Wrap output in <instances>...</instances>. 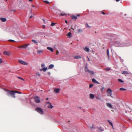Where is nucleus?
I'll return each instance as SVG.
<instances>
[{"label": "nucleus", "mask_w": 132, "mask_h": 132, "mask_svg": "<svg viewBox=\"0 0 132 132\" xmlns=\"http://www.w3.org/2000/svg\"><path fill=\"white\" fill-rule=\"evenodd\" d=\"M48 99V98H46V100H47Z\"/></svg>", "instance_id": "nucleus-61"}, {"label": "nucleus", "mask_w": 132, "mask_h": 132, "mask_svg": "<svg viewBox=\"0 0 132 132\" xmlns=\"http://www.w3.org/2000/svg\"><path fill=\"white\" fill-rule=\"evenodd\" d=\"M74 59H79L81 58V57L79 56H74L73 57Z\"/></svg>", "instance_id": "nucleus-21"}, {"label": "nucleus", "mask_w": 132, "mask_h": 132, "mask_svg": "<svg viewBox=\"0 0 132 132\" xmlns=\"http://www.w3.org/2000/svg\"><path fill=\"white\" fill-rule=\"evenodd\" d=\"M65 22L66 23H68V21L67 20H65Z\"/></svg>", "instance_id": "nucleus-51"}, {"label": "nucleus", "mask_w": 132, "mask_h": 132, "mask_svg": "<svg viewBox=\"0 0 132 132\" xmlns=\"http://www.w3.org/2000/svg\"><path fill=\"white\" fill-rule=\"evenodd\" d=\"M43 21H44V23H45V20H44V19H43Z\"/></svg>", "instance_id": "nucleus-59"}, {"label": "nucleus", "mask_w": 132, "mask_h": 132, "mask_svg": "<svg viewBox=\"0 0 132 132\" xmlns=\"http://www.w3.org/2000/svg\"><path fill=\"white\" fill-rule=\"evenodd\" d=\"M31 6L33 7H35V6H34V5H32Z\"/></svg>", "instance_id": "nucleus-54"}, {"label": "nucleus", "mask_w": 132, "mask_h": 132, "mask_svg": "<svg viewBox=\"0 0 132 132\" xmlns=\"http://www.w3.org/2000/svg\"><path fill=\"white\" fill-rule=\"evenodd\" d=\"M78 108L79 109H81V108L80 107H78Z\"/></svg>", "instance_id": "nucleus-60"}, {"label": "nucleus", "mask_w": 132, "mask_h": 132, "mask_svg": "<svg viewBox=\"0 0 132 132\" xmlns=\"http://www.w3.org/2000/svg\"><path fill=\"white\" fill-rule=\"evenodd\" d=\"M18 62L19 63L23 65H27L28 64L26 62L20 60H18Z\"/></svg>", "instance_id": "nucleus-6"}, {"label": "nucleus", "mask_w": 132, "mask_h": 132, "mask_svg": "<svg viewBox=\"0 0 132 132\" xmlns=\"http://www.w3.org/2000/svg\"><path fill=\"white\" fill-rule=\"evenodd\" d=\"M78 31L79 33H81L82 32V30L81 29H78Z\"/></svg>", "instance_id": "nucleus-26"}, {"label": "nucleus", "mask_w": 132, "mask_h": 132, "mask_svg": "<svg viewBox=\"0 0 132 132\" xmlns=\"http://www.w3.org/2000/svg\"><path fill=\"white\" fill-rule=\"evenodd\" d=\"M107 93H108L107 95V96H110L111 97H113L112 96V90L110 88H108L107 89Z\"/></svg>", "instance_id": "nucleus-5"}, {"label": "nucleus", "mask_w": 132, "mask_h": 132, "mask_svg": "<svg viewBox=\"0 0 132 132\" xmlns=\"http://www.w3.org/2000/svg\"><path fill=\"white\" fill-rule=\"evenodd\" d=\"M89 96H90V98L91 99H93L94 97V95L92 94H90Z\"/></svg>", "instance_id": "nucleus-17"}, {"label": "nucleus", "mask_w": 132, "mask_h": 132, "mask_svg": "<svg viewBox=\"0 0 132 132\" xmlns=\"http://www.w3.org/2000/svg\"><path fill=\"white\" fill-rule=\"evenodd\" d=\"M35 101L37 103H39L40 102V98L38 96H35L34 98Z\"/></svg>", "instance_id": "nucleus-3"}, {"label": "nucleus", "mask_w": 132, "mask_h": 132, "mask_svg": "<svg viewBox=\"0 0 132 132\" xmlns=\"http://www.w3.org/2000/svg\"><path fill=\"white\" fill-rule=\"evenodd\" d=\"M60 89L59 88H55L54 91L56 93H57L59 92Z\"/></svg>", "instance_id": "nucleus-10"}, {"label": "nucleus", "mask_w": 132, "mask_h": 132, "mask_svg": "<svg viewBox=\"0 0 132 132\" xmlns=\"http://www.w3.org/2000/svg\"><path fill=\"white\" fill-rule=\"evenodd\" d=\"M54 67V65L53 64H51L49 66L48 69H51L53 68Z\"/></svg>", "instance_id": "nucleus-19"}, {"label": "nucleus", "mask_w": 132, "mask_h": 132, "mask_svg": "<svg viewBox=\"0 0 132 132\" xmlns=\"http://www.w3.org/2000/svg\"><path fill=\"white\" fill-rule=\"evenodd\" d=\"M56 24V23H54L53 22H52L51 23V26H54Z\"/></svg>", "instance_id": "nucleus-38"}, {"label": "nucleus", "mask_w": 132, "mask_h": 132, "mask_svg": "<svg viewBox=\"0 0 132 132\" xmlns=\"http://www.w3.org/2000/svg\"><path fill=\"white\" fill-rule=\"evenodd\" d=\"M44 2L47 4H49V2L48 1H44Z\"/></svg>", "instance_id": "nucleus-34"}, {"label": "nucleus", "mask_w": 132, "mask_h": 132, "mask_svg": "<svg viewBox=\"0 0 132 132\" xmlns=\"http://www.w3.org/2000/svg\"><path fill=\"white\" fill-rule=\"evenodd\" d=\"M93 86V84H90L89 85V88H91Z\"/></svg>", "instance_id": "nucleus-36"}, {"label": "nucleus", "mask_w": 132, "mask_h": 132, "mask_svg": "<svg viewBox=\"0 0 132 132\" xmlns=\"http://www.w3.org/2000/svg\"><path fill=\"white\" fill-rule=\"evenodd\" d=\"M85 72H88L89 71V70L88 68H85Z\"/></svg>", "instance_id": "nucleus-29"}, {"label": "nucleus", "mask_w": 132, "mask_h": 132, "mask_svg": "<svg viewBox=\"0 0 132 132\" xmlns=\"http://www.w3.org/2000/svg\"><path fill=\"white\" fill-rule=\"evenodd\" d=\"M120 90H126V89L123 88H121L119 89Z\"/></svg>", "instance_id": "nucleus-30"}, {"label": "nucleus", "mask_w": 132, "mask_h": 132, "mask_svg": "<svg viewBox=\"0 0 132 132\" xmlns=\"http://www.w3.org/2000/svg\"><path fill=\"white\" fill-rule=\"evenodd\" d=\"M96 98L97 99H100L99 98H98L97 97H96Z\"/></svg>", "instance_id": "nucleus-62"}, {"label": "nucleus", "mask_w": 132, "mask_h": 132, "mask_svg": "<svg viewBox=\"0 0 132 132\" xmlns=\"http://www.w3.org/2000/svg\"><path fill=\"white\" fill-rule=\"evenodd\" d=\"M107 54L108 55V59L109 58V50H107L106 51Z\"/></svg>", "instance_id": "nucleus-24"}, {"label": "nucleus", "mask_w": 132, "mask_h": 132, "mask_svg": "<svg viewBox=\"0 0 132 132\" xmlns=\"http://www.w3.org/2000/svg\"><path fill=\"white\" fill-rule=\"evenodd\" d=\"M88 72L92 75H93L94 73V72L93 71H91L89 70Z\"/></svg>", "instance_id": "nucleus-23"}, {"label": "nucleus", "mask_w": 132, "mask_h": 132, "mask_svg": "<svg viewBox=\"0 0 132 132\" xmlns=\"http://www.w3.org/2000/svg\"><path fill=\"white\" fill-rule=\"evenodd\" d=\"M35 110L42 115L43 114L44 112L43 110L40 108L37 107L35 109Z\"/></svg>", "instance_id": "nucleus-2"}, {"label": "nucleus", "mask_w": 132, "mask_h": 132, "mask_svg": "<svg viewBox=\"0 0 132 132\" xmlns=\"http://www.w3.org/2000/svg\"><path fill=\"white\" fill-rule=\"evenodd\" d=\"M107 106L108 107H109L112 108V105H111V104L109 103H107L106 104Z\"/></svg>", "instance_id": "nucleus-16"}, {"label": "nucleus", "mask_w": 132, "mask_h": 132, "mask_svg": "<svg viewBox=\"0 0 132 132\" xmlns=\"http://www.w3.org/2000/svg\"><path fill=\"white\" fill-rule=\"evenodd\" d=\"M112 128H113V129H114V127H112Z\"/></svg>", "instance_id": "nucleus-64"}, {"label": "nucleus", "mask_w": 132, "mask_h": 132, "mask_svg": "<svg viewBox=\"0 0 132 132\" xmlns=\"http://www.w3.org/2000/svg\"><path fill=\"white\" fill-rule=\"evenodd\" d=\"M84 50L87 52H89V50L87 47H86L84 48Z\"/></svg>", "instance_id": "nucleus-15"}, {"label": "nucleus", "mask_w": 132, "mask_h": 132, "mask_svg": "<svg viewBox=\"0 0 132 132\" xmlns=\"http://www.w3.org/2000/svg\"><path fill=\"white\" fill-rule=\"evenodd\" d=\"M105 88L104 87H102L101 89V91L102 92H103V90L105 89Z\"/></svg>", "instance_id": "nucleus-33"}, {"label": "nucleus", "mask_w": 132, "mask_h": 132, "mask_svg": "<svg viewBox=\"0 0 132 132\" xmlns=\"http://www.w3.org/2000/svg\"><path fill=\"white\" fill-rule=\"evenodd\" d=\"M9 41L10 42H15V41L12 40V39H9Z\"/></svg>", "instance_id": "nucleus-42"}, {"label": "nucleus", "mask_w": 132, "mask_h": 132, "mask_svg": "<svg viewBox=\"0 0 132 132\" xmlns=\"http://www.w3.org/2000/svg\"><path fill=\"white\" fill-rule=\"evenodd\" d=\"M47 73L49 75H50V74H51V73H50V72H48Z\"/></svg>", "instance_id": "nucleus-50"}, {"label": "nucleus", "mask_w": 132, "mask_h": 132, "mask_svg": "<svg viewBox=\"0 0 132 132\" xmlns=\"http://www.w3.org/2000/svg\"><path fill=\"white\" fill-rule=\"evenodd\" d=\"M99 130H101V131H103V130L102 129V128H101V127H100V129H99Z\"/></svg>", "instance_id": "nucleus-45"}, {"label": "nucleus", "mask_w": 132, "mask_h": 132, "mask_svg": "<svg viewBox=\"0 0 132 132\" xmlns=\"http://www.w3.org/2000/svg\"><path fill=\"white\" fill-rule=\"evenodd\" d=\"M76 27V26H75V27Z\"/></svg>", "instance_id": "nucleus-63"}, {"label": "nucleus", "mask_w": 132, "mask_h": 132, "mask_svg": "<svg viewBox=\"0 0 132 132\" xmlns=\"http://www.w3.org/2000/svg\"><path fill=\"white\" fill-rule=\"evenodd\" d=\"M105 70L107 71H109L110 70V69L109 68H108L105 69Z\"/></svg>", "instance_id": "nucleus-40"}, {"label": "nucleus", "mask_w": 132, "mask_h": 132, "mask_svg": "<svg viewBox=\"0 0 132 132\" xmlns=\"http://www.w3.org/2000/svg\"><path fill=\"white\" fill-rule=\"evenodd\" d=\"M32 17V16H30L29 17V18L30 19H31V18Z\"/></svg>", "instance_id": "nucleus-52"}, {"label": "nucleus", "mask_w": 132, "mask_h": 132, "mask_svg": "<svg viewBox=\"0 0 132 132\" xmlns=\"http://www.w3.org/2000/svg\"><path fill=\"white\" fill-rule=\"evenodd\" d=\"M2 62V61L1 60V59H0V64H1Z\"/></svg>", "instance_id": "nucleus-48"}, {"label": "nucleus", "mask_w": 132, "mask_h": 132, "mask_svg": "<svg viewBox=\"0 0 132 132\" xmlns=\"http://www.w3.org/2000/svg\"><path fill=\"white\" fill-rule=\"evenodd\" d=\"M47 103L50 105H49L48 106V108L52 109L53 107V106L52 105L51 103L50 102H47Z\"/></svg>", "instance_id": "nucleus-8"}, {"label": "nucleus", "mask_w": 132, "mask_h": 132, "mask_svg": "<svg viewBox=\"0 0 132 132\" xmlns=\"http://www.w3.org/2000/svg\"><path fill=\"white\" fill-rule=\"evenodd\" d=\"M18 78L19 79H21V80H23V81L24 80V79H23V78H22L21 77H18Z\"/></svg>", "instance_id": "nucleus-37"}, {"label": "nucleus", "mask_w": 132, "mask_h": 132, "mask_svg": "<svg viewBox=\"0 0 132 132\" xmlns=\"http://www.w3.org/2000/svg\"><path fill=\"white\" fill-rule=\"evenodd\" d=\"M47 69V67H45L40 69V71H43L44 72H45L46 71Z\"/></svg>", "instance_id": "nucleus-12"}, {"label": "nucleus", "mask_w": 132, "mask_h": 132, "mask_svg": "<svg viewBox=\"0 0 132 132\" xmlns=\"http://www.w3.org/2000/svg\"><path fill=\"white\" fill-rule=\"evenodd\" d=\"M92 81L94 83H96L97 84H100V83L97 81L96 79L94 78H93L92 80Z\"/></svg>", "instance_id": "nucleus-9"}, {"label": "nucleus", "mask_w": 132, "mask_h": 132, "mask_svg": "<svg viewBox=\"0 0 132 132\" xmlns=\"http://www.w3.org/2000/svg\"><path fill=\"white\" fill-rule=\"evenodd\" d=\"M36 75L37 76H40V75L39 74V72H37V73H36Z\"/></svg>", "instance_id": "nucleus-35"}, {"label": "nucleus", "mask_w": 132, "mask_h": 132, "mask_svg": "<svg viewBox=\"0 0 132 132\" xmlns=\"http://www.w3.org/2000/svg\"><path fill=\"white\" fill-rule=\"evenodd\" d=\"M77 16V17H79L80 15H79V14H77V16Z\"/></svg>", "instance_id": "nucleus-49"}, {"label": "nucleus", "mask_w": 132, "mask_h": 132, "mask_svg": "<svg viewBox=\"0 0 132 132\" xmlns=\"http://www.w3.org/2000/svg\"><path fill=\"white\" fill-rule=\"evenodd\" d=\"M85 68H87V65H86L85 66Z\"/></svg>", "instance_id": "nucleus-53"}, {"label": "nucleus", "mask_w": 132, "mask_h": 132, "mask_svg": "<svg viewBox=\"0 0 132 132\" xmlns=\"http://www.w3.org/2000/svg\"><path fill=\"white\" fill-rule=\"evenodd\" d=\"M15 93H17L18 94H22V93L17 91H15Z\"/></svg>", "instance_id": "nucleus-39"}, {"label": "nucleus", "mask_w": 132, "mask_h": 132, "mask_svg": "<svg viewBox=\"0 0 132 132\" xmlns=\"http://www.w3.org/2000/svg\"><path fill=\"white\" fill-rule=\"evenodd\" d=\"M71 29H72L73 30H74V29L73 28H72V27H71Z\"/></svg>", "instance_id": "nucleus-55"}, {"label": "nucleus", "mask_w": 132, "mask_h": 132, "mask_svg": "<svg viewBox=\"0 0 132 132\" xmlns=\"http://www.w3.org/2000/svg\"><path fill=\"white\" fill-rule=\"evenodd\" d=\"M45 66V65L44 64H41V67L42 68H43Z\"/></svg>", "instance_id": "nucleus-41"}, {"label": "nucleus", "mask_w": 132, "mask_h": 132, "mask_svg": "<svg viewBox=\"0 0 132 132\" xmlns=\"http://www.w3.org/2000/svg\"><path fill=\"white\" fill-rule=\"evenodd\" d=\"M32 41L35 43L37 44H38V42L35 40L34 39H32Z\"/></svg>", "instance_id": "nucleus-25"}, {"label": "nucleus", "mask_w": 132, "mask_h": 132, "mask_svg": "<svg viewBox=\"0 0 132 132\" xmlns=\"http://www.w3.org/2000/svg\"><path fill=\"white\" fill-rule=\"evenodd\" d=\"M125 45H126V46H129L130 45L129 42V41H128L127 43Z\"/></svg>", "instance_id": "nucleus-28"}, {"label": "nucleus", "mask_w": 132, "mask_h": 132, "mask_svg": "<svg viewBox=\"0 0 132 132\" xmlns=\"http://www.w3.org/2000/svg\"><path fill=\"white\" fill-rule=\"evenodd\" d=\"M120 0H116V1L118 2L120 1Z\"/></svg>", "instance_id": "nucleus-56"}, {"label": "nucleus", "mask_w": 132, "mask_h": 132, "mask_svg": "<svg viewBox=\"0 0 132 132\" xmlns=\"http://www.w3.org/2000/svg\"><path fill=\"white\" fill-rule=\"evenodd\" d=\"M86 26L87 28H90V27L89 26L87 23H86Z\"/></svg>", "instance_id": "nucleus-31"}, {"label": "nucleus", "mask_w": 132, "mask_h": 132, "mask_svg": "<svg viewBox=\"0 0 132 132\" xmlns=\"http://www.w3.org/2000/svg\"><path fill=\"white\" fill-rule=\"evenodd\" d=\"M130 73V72H128V71H123L122 72V74H124V75H125V74H127V75H129Z\"/></svg>", "instance_id": "nucleus-11"}, {"label": "nucleus", "mask_w": 132, "mask_h": 132, "mask_svg": "<svg viewBox=\"0 0 132 132\" xmlns=\"http://www.w3.org/2000/svg\"><path fill=\"white\" fill-rule=\"evenodd\" d=\"M59 53V52L57 50L56 51V55H57Z\"/></svg>", "instance_id": "nucleus-44"}, {"label": "nucleus", "mask_w": 132, "mask_h": 132, "mask_svg": "<svg viewBox=\"0 0 132 132\" xmlns=\"http://www.w3.org/2000/svg\"><path fill=\"white\" fill-rule=\"evenodd\" d=\"M108 122L112 126V127H113V125L112 123L109 120L108 121Z\"/></svg>", "instance_id": "nucleus-32"}, {"label": "nucleus", "mask_w": 132, "mask_h": 132, "mask_svg": "<svg viewBox=\"0 0 132 132\" xmlns=\"http://www.w3.org/2000/svg\"><path fill=\"white\" fill-rule=\"evenodd\" d=\"M71 17L72 19H75V20H76L77 19V16L74 15H72Z\"/></svg>", "instance_id": "nucleus-18"}, {"label": "nucleus", "mask_w": 132, "mask_h": 132, "mask_svg": "<svg viewBox=\"0 0 132 132\" xmlns=\"http://www.w3.org/2000/svg\"><path fill=\"white\" fill-rule=\"evenodd\" d=\"M66 14L65 13H62L60 15L61 16H64Z\"/></svg>", "instance_id": "nucleus-43"}, {"label": "nucleus", "mask_w": 132, "mask_h": 132, "mask_svg": "<svg viewBox=\"0 0 132 132\" xmlns=\"http://www.w3.org/2000/svg\"><path fill=\"white\" fill-rule=\"evenodd\" d=\"M37 52L38 54H41L43 53V51L42 50H38L37 51Z\"/></svg>", "instance_id": "nucleus-20"}, {"label": "nucleus", "mask_w": 132, "mask_h": 132, "mask_svg": "<svg viewBox=\"0 0 132 132\" xmlns=\"http://www.w3.org/2000/svg\"><path fill=\"white\" fill-rule=\"evenodd\" d=\"M71 33L70 32H69L67 34V36H68L69 38H71Z\"/></svg>", "instance_id": "nucleus-22"}, {"label": "nucleus", "mask_w": 132, "mask_h": 132, "mask_svg": "<svg viewBox=\"0 0 132 132\" xmlns=\"http://www.w3.org/2000/svg\"><path fill=\"white\" fill-rule=\"evenodd\" d=\"M42 27H43V28L44 29V28H45V26L44 25H43L42 26Z\"/></svg>", "instance_id": "nucleus-47"}, {"label": "nucleus", "mask_w": 132, "mask_h": 132, "mask_svg": "<svg viewBox=\"0 0 132 132\" xmlns=\"http://www.w3.org/2000/svg\"><path fill=\"white\" fill-rule=\"evenodd\" d=\"M47 49L48 50L52 52H53V49L52 48L50 47H47Z\"/></svg>", "instance_id": "nucleus-14"}, {"label": "nucleus", "mask_w": 132, "mask_h": 132, "mask_svg": "<svg viewBox=\"0 0 132 132\" xmlns=\"http://www.w3.org/2000/svg\"><path fill=\"white\" fill-rule=\"evenodd\" d=\"M118 81L120 82L123 83L124 82V81H123L122 79H118Z\"/></svg>", "instance_id": "nucleus-27"}, {"label": "nucleus", "mask_w": 132, "mask_h": 132, "mask_svg": "<svg viewBox=\"0 0 132 132\" xmlns=\"http://www.w3.org/2000/svg\"><path fill=\"white\" fill-rule=\"evenodd\" d=\"M87 57L88 58V60L89 61H90V60L89 59V58L88 57Z\"/></svg>", "instance_id": "nucleus-57"}, {"label": "nucleus", "mask_w": 132, "mask_h": 132, "mask_svg": "<svg viewBox=\"0 0 132 132\" xmlns=\"http://www.w3.org/2000/svg\"><path fill=\"white\" fill-rule=\"evenodd\" d=\"M0 20L3 22H5L6 20V18H1Z\"/></svg>", "instance_id": "nucleus-13"}, {"label": "nucleus", "mask_w": 132, "mask_h": 132, "mask_svg": "<svg viewBox=\"0 0 132 132\" xmlns=\"http://www.w3.org/2000/svg\"><path fill=\"white\" fill-rule=\"evenodd\" d=\"M29 1L30 2H31V1H32V0H29Z\"/></svg>", "instance_id": "nucleus-58"}, {"label": "nucleus", "mask_w": 132, "mask_h": 132, "mask_svg": "<svg viewBox=\"0 0 132 132\" xmlns=\"http://www.w3.org/2000/svg\"><path fill=\"white\" fill-rule=\"evenodd\" d=\"M4 54L5 55H9L11 54V53L9 52L5 51L4 52Z\"/></svg>", "instance_id": "nucleus-7"}, {"label": "nucleus", "mask_w": 132, "mask_h": 132, "mask_svg": "<svg viewBox=\"0 0 132 132\" xmlns=\"http://www.w3.org/2000/svg\"><path fill=\"white\" fill-rule=\"evenodd\" d=\"M29 45V44H24L23 45L18 46L17 47L19 48H26Z\"/></svg>", "instance_id": "nucleus-4"}, {"label": "nucleus", "mask_w": 132, "mask_h": 132, "mask_svg": "<svg viewBox=\"0 0 132 132\" xmlns=\"http://www.w3.org/2000/svg\"><path fill=\"white\" fill-rule=\"evenodd\" d=\"M101 13L105 15V14L104 12H103V11H101Z\"/></svg>", "instance_id": "nucleus-46"}, {"label": "nucleus", "mask_w": 132, "mask_h": 132, "mask_svg": "<svg viewBox=\"0 0 132 132\" xmlns=\"http://www.w3.org/2000/svg\"><path fill=\"white\" fill-rule=\"evenodd\" d=\"M5 90L7 92V94L8 96L11 95L13 97L15 98V91L12 90L10 91L7 89H5Z\"/></svg>", "instance_id": "nucleus-1"}]
</instances>
